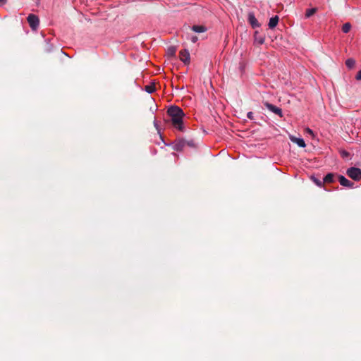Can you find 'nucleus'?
<instances>
[{
	"instance_id": "obj_1",
	"label": "nucleus",
	"mask_w": 361,
	"mask_h": 361,
	"mask_svg": "<svg viewBox=\"0 0 361 361\" xmlns=\"http://www.w3.org/2000/svg\"><path fill=\"white\" fill-rule=\"evenodd\" d=\"M167 113L171 118L173 126L182 131L183 130V118L185 116L183 110L178 106H173L168 109Z\"/></svg>"
},
{
	"instance_id": "obj_2",
	"label": "nucleus",
	"mask_w": 361,
	"mask_h": 361,
	"mask_svg": "<svg viewBox=\"0 0 361 361\" xmlns=\"http://www.w3.org/2000/svg\"><path fill=\"white\" fill-rule=\"evenodd\" d=\"M347 176L355 181L361 180V169L357 167H350L346 171Z\"/></svg>"
},
{
	"instance_id": "obj_3",
	"label": "nucleus",
	"mask_w": 361,
	"mask_h": 361,
	"mask_svg": "<svg viewBox=\"0 0 361 361\" xmlns=\"http://www.w3.org/2000/svg\"><path fill=\"white\" fill-rule=\"evenodd\" d=\"M30 27L32 30H36L39 24V18L34 14H30L27 18Z\"/></svg>"
},
{
	"instance_id": "obj_4",
	"label": "nucleus",
	"mask_w": 361,
	"mask_h": 361,
	"mask_svg": "<svg viewBox=\"0 0 361 361\" xmlns=\"http://www.w3.org/2000/svg\"><path fill=\"white\" fill-rule=\"evenodd\" d=\"M264 106L271 112L279 115L280 117H283V113L281 109L271 104L269 102H265Z\"/></svg>"
},
{
	"instance_id": "obj_5",
	"label": "nucleus",
	"mask_w": 361,
	"mask_h": 361,
	"mask_svg": "<svg viewBox=\"0 0 361 361\" xmlns=\"http://www.w3.org/2000/svg\"><path fill=\"white\" fill-rule=\"evenodd\" d=\"M338 180H339L340 184L342 186L349 188H352L354 187V183L353 182H351L350 180H349L348 179H347L343 176H341V175L338 176Z\"/></svg>"
},
{
	"instance_id": "obj_6",
	"label": "nucleus",
	"mask_w": 361,
	"mask_h": 361,
	"mask_svg": "<svg viewBox=\"0 0 361 361\" xmlns=\"http://www.w3.org/2000/svg\"><path fill=\"white\" fill-rule=\"evenodd\" d=\"M180 59L184 63H188L190 62V54L186 49L181 50L179 53Z\"/></svg>"
},
{
	"instance_id": "obj_7",
	"label": "nucleus",
	"mask_w": 361,
	"mask_h": 361,
	"mask_svg": "<svg viewBox=\"0 0 361 361\" xmlns=\"http://www.w3.org/2000/svg\"><path fill=\"white\" fill-rule=\"evenodd\" d=\"M248 21L253 28L259 27L260 26L258 20L252 13H250L248 14Z\"/></svg>"
},
{
	"instance_id": "obj_8",
	"label": "nucleus",
	"mask_w": 361,
	"mask_h": 361,
	"mask_svg": "<svg viewBox=\"0 0 361 361\" xmlns=\"http://www.w3.org/2000/svg\"><path fill=\"white\" fill-rule=\"evenodd\" d=\"M289 138L291 142L297 144L300 147H305L306 146L305 142L302 138L296 137L291 135H289Z\"/></svg>"
},
{
	"instance_id": "obj_9",
	"label": "nucleus",
	"mask_w": 361,
	"mask_h": 361,
	"mask_svg": "<svg viewBox=\"0 0 361 361\" xmlns=\"http://www.w3.org/2000/svg\"><path fill=\"white\" fill-rule=\"evenodd\" d=\"M279 18L277 16H275L271 18L269 20V28H271V29L274 28L279 23Z\"/></svg>"
},
{
	"instance_id": "obj_10",
	"label": "nucleus",
	"mask_w": 361,
	"mask_h": 361,
	"mask_svg": "<svg viewBox=\"0 0 361 361\" xmlns=\"http://www.w3.org/2000/svg\"><path fill=\"white\" fill-rule=\"evenodd\" d=\"M192 30L197 33H202L207 30L206 27L203 25H193Z\"/></svg>"
},
{
	"instance_id": "obj_11",
	"label": "nucleus",
	"mask_w": 361,
	"mask_h": 361,
	"mask_svg": "<svg viewBox=\"0 0 361 361\" xmlns=\"http://www.w3.org/2000/svg\"><path fill=\"white\" fill-rule=\"evenodd\" d=\"M255 42L258 44H262L264 42V37L259 35L257 32H255Z\"/></svg>"
},
{
	"instance_id": "obj_12",
	"label": "nucleus",
	"mask_w": 361,
	"mask_h": 361,
	"mask_svg": "<svg viewBox=\"0 0 361 361\" xmlns=\"http://www.w3.org/2000/svg\"><path fill=\"white\" fill-rule=\"evenodd\" d=\"M334 181V175L333 173H328L323 179L324 183H333Z\"/></svg>"
},
{
	"instance_id": "obj_13",
	"label": "nucleus",
	"mask_w": 361,
	"mask_h": 361,
	"mask_svg": "<svg viewBox=\"0 0 361 361\" xmlns=\"http://www.w3.org/2000/svg\"><path fill=\"white\" fill-rule=\"evenodd\" d=\"M355 64V61L353 59H348L345 61V65L349 68H353Z\"/></svg>"
},
{
	"instance_id": "obj_14",
	"label": "nucleus",
	"mask_w": 361,
	"mask_h": 361,
	"mask_svg": "<svg viewBox=\"0 0 361 361\" xmlns=\"http://www.w3.org/2000/svg\"><path fill=\"white\" fill-rule=\"evenodd\" d=\"M316 11H317V8H312L307 9L306 11V13H305V17L306 18H310V16L314 15L316 13Z\"/></svg>"
},
{
	"instance_id": "obj_15",
	"label": "nucleus",
	"mask_w": 361,
	"mask_h": 361,
	"mask_svg": "<svg viewBox=\"0 0 361 361\" xmlns=\"http://www.w3.org/2000/svg\"><path fill=\"white\" fill-rule=\"evenodd\" d=\"M350 28H351L350 23H346L343 24V25L342 27V31L344 33H348L350 31Z\"/></svg>"
},
{
	"instance_id": "obj_16",
	"label": "nucleus",
	"mask_w": 361,
	"mask_h": 361,
	"mask_svg": "<svg viewBox=\"0 0 361 361\" xmlns=\"http://www.w3.org/2000/svg\"><path fill=\"white\" fill-rule=\"evenodd\" d=\"M145 90L149 93H152L155 91V87L152 85H147L145 86Z\"/></svg>"
},
{
	"instance_id": "obj_17",
	"label": "nucleus",
	"mask_w": 361,
	"mask_h": 361,
	"mask_svg": "<svg viewBox=\"0 0 361 361\" xmlns=\"http://www.w3.org/2000/svg\"><path fill=\"white\" fill-rule=\"evenodd\" d=\"M314 182L316 183L317 185L322 187L323 185L324 182L321 181L320 180H318L317 178L313 179Z\"/></svg>"
},
{
	"instance_id": "obj_18",
	"label": "nucleus",
	"mask_w": 361,
	"mask_h": 361,
	"mask_svg": "<svg viewBox=\"0 0 361 361\" xmlns=\"http://www.w3.org/2000/svg\"><path fill=\"white\" fill-rule=\"evenodd\" d=\"M190 40L192 42L195 43L198 40V38L197 36H192Z\"/></svg>"
},
{
	"instance_id": "obj_19",
	"label": "nucleus",
	"mask_w": 361,
	"mask_h": 361,
	"mask_svg": "<svg viewBox=\"0 0 361 361\" xmlns=\"http://www.w3.org/2000/svg\"><path fill=\"white\" fill-rule=\"evenodd\" d=\"M356 80H361V70L358 71L355 77Z\"/></svg>"
},
{
	"instance_id": "obj_20",
	"label": "nucleus",
	"mask_w": 361,
	"mask_h": 361,
	"mask_svg": "<svg viewBox=\"0 0 361 361\" xmlns=\"http://www.w3.org/2000/svg\"><path fill=\"white\" fill-rule=\"evenodd\" d=\"M247 118L250 120H252L254 118L253 113L250 111L247 113Z\"/></svg>"
},
{
	"instance_id": "obj_21",
	"label": "nucleus",
	"mask_w": 361,
	"mask_h": 361,
	"mask_svg": "<svg viewBox=\"0 0 361 361\" xmlns=\"http://www.w3.org/2000/svg\"><path fill=\"white\" fill-rule=\"evenodd\" d=\"M305 131H306L307 133L311 135L312 136L314 135V133H313V131L310 128H306Z\"/></svg>"
},
{
	"instance_id": "obj_22",
	"label": "nucleus",
	"mask_w": 361,
	"mask_h": 361,
	"mask_svg": "<svg viewBox=\"0 0 361 361\" xmlns=\"http://www.w3.org/2000/svg\"><path fill=\"white\" fill-rule=\"evenodd\" d=\"M7 0H0V4L3 5L6 3Z\"/></svg>"
},
{
	"instance_id": "obj_23",
	"label": "nucleus",
	"mask_w": 361,
	"mask_h": 361,
	"mask_svg": "<svg viewBox=\"0 0 361 361\" xmlns=\"http://www.w3.org/2000/svg\"><path fill=\"white\" fill-rule=\"evenodd\" d=\"M169 51H170V52H171V54H174V53H175V49H174L173 48H170V49H169Z\"/></svg>"
}]
</instances>
